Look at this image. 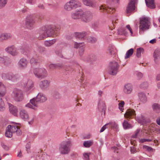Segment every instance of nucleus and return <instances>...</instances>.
I'll list each match as a JSON object with an SVG mask.
<instances>
[{
  "label": "nucleus",
  "instance_id": "obj_6",
  "mask_svg": "<svg viewBox=\"0 0 160 160\" xmlns=\"http://www.w3.org/2000/svg\"><path fill=\"white\" fill-rule=\"evenodd\" d=\"M12 96L14 100L17 102L22 101L23 98L22 91L17 89H14L12 94Z\"/></svg>",
  "mask_w": 160,
  "mask_h": 160
},
{
  "label": "nucleus",
  "instance_id": "obj_51",
  "mask_svg": "<svg viewBox=\"0 0 160 160\" xmlns=\"http://www.w3.org/2000/svg\"><path fill=\"white\" fill-rule=\"evenodd\" d=\"M124 104V102L123 101H121V102L118 104L119 108L121 111H122L123 110V107Z\"/></svg>",
  "mask_w": 160,
  "mask_h": 160
},
{
  "label": "nucleus",
  "instance_id": "obj_54",
  "mask_svg": "<svg viewBox=\"0 0 160 160\" xmlns=\"http://www.w3.org/2000/svg\"><path fill=\"white\" fill-rule=\"evenodd\" d=\"M148 86V83L147 82H143L140 85V87L144 89L147 88Z\"/></svg>",
  "mask_w": 160,
  "mask_h": 160
},
{
  "label": "nucleus",
  "instance_id": "obj_49",
  "mask_svg": "<svg viewBox=\"0 0 160 160\" xmlns=\"http://www.w3.org/2000/svg\"><path fill=\"white\" fill-rule=\"evenodd\" d=\"M56 68L61 69L64 68L66 70H68L67 69L65 68V66L62 63H58L56 64Z\"/></svg>",
  "mask_w": 160,
  "mask_h": 160
},
{
  "label": "nucleus",
  "instance_id": "obj_52",
  "mask_svg": "<svg viewBox=\"0 0 160 160\" xmlns=\"http://www.w3.org/2000/svg\"><path fill=\"white\" fill-rule=\"evenodd\" d=\"M115 125L114 122H109L106 124L107 128H110L114 127Z\"/></svg>",
  "mask_w": 160,
  "mask_h": 160
},
{
  "label": "nucleus",
  "instance_id": "obj_53",
  "mask_svg": "<svg viewBox=\"0 0 160 160\" xmlns=\"http://www.w3.org/2000/svg\"><path fill=\"white\" fill-rule=\"evenodd\" d=\"M30 63L32 65H34L38 63V61L34 58H32L30 61Z\"/></svg>",
  "mask_w": 160,
  "mask_h": 160
},
{
  "label": "nucleus",
  "instance_id": "obj_16",
  "mask_svg": "<svg viewBox=\"0 0 160 160\" xmlns=\"http://www.w3.org/2000/svg\"><path fill=\"white\" fill-rule=\"evenodd\" d=\"M50 81L44 80L41 81L39 83L40 88L42 90H45L48 88L50 85Z\"/></svg>",
  "mask_w": 160,
  "mask_h": 160
},
{
  "label": "nucleus",
  "instance_id": "obj_43",
  "mask_svg": "<svg viewBox=\"0 0 160 160\" xmlns=\"http://www.w3.org/2000/svg\"><path fill=\"white\" fill-rule=\"evenodd\" d=\"M123 127L125 129H129L132 127L131 125L126 120H124L123 123Z\"/></svg>",
  "mask_w": 160,
  "mask_h": 160
},
{
  "label": "nucleus",
  "instance_id": "obj_33",
  "mask_svg": "<svg viewBox=\"0 0 160 160\" xmlns=\"http://www.w3.org/2000/svg\"><path fill=\"white\" fill-rule=\"evenodd\" d=\"M147 6L151 9L154 8L155 5L154 4V0H145Z\"/></svg>",
  "mask_w": 160,
  "mask_h": 160
},
{
  "label": "nucleus",
  "instance_id": "obj_15",
  "mask_svg": "<svg viewBox=\"0 0 160 160\" xmlns=\"http://www.w3.org/2000/svg\"><path fill=\"white\" fill-rule=\"evenodd\" d=\"M28 60L24 58H21L18 62L19 67L21 69H24L26 68L28 65Z\"/></svg>",
  "mask_w": 160,
  "mask_h": 160
},
{
  "label": "nucleus",
  "instance_id": "obj_12",
  "mask_svg": "<svg viewBox=\"0 0 160 160\" xmlns=\"http://www.w3.org/2000/svg\"><path fill=\"white\" fill-rule=\"evenodd\" d=\"M92 18V13L89 11L83 12L81 17V20L85 22H89Z\"/></svg>",
  "mask_w": 160,
  "mask_h": 160
},
{
  "label": "nucleus",
  "instance_id": "obj_1",
  "mask_svg": "<svg viewBox=\"0 0 160 160\" xmlns=\"http://www.w3.org/2000/svg\"><path fill=\"white\" fill-rule=\"evenodd\" d=\"M21 125L20 123H15L14 125H8L6 130V136L8 138H11L13 133H16L18 136L20 135L22 133L20 129Z\"/></svg>",
  "mask_w": 160,
  "mask_h": 160
},
{
  "label": "nucleus",
  "instance_id": "obj_4",
  "mask_svg": "<svg viewBox=\"0 0 160 160\" xmlns=\"http://www.w3.org/2000/svg\"><path fill=\"white\" fill-rule=\"evenodd\" d=\"M33 73L36 78L40 79L45 78L47 75V70L43 68H35L33 69Z\"/></svg>",
  "mask_w": 160,
  "mask_h": 160
},
{
  "label": "nucleus",
  "instance_id": "obj_40",
  "mask_svg": "<svg viewBox=\"0 0 160 160\" xmlns=\"http://www.w3.org/2000/svg\"><path fill=\"white\" fill-rule=\"evenodd\" d=\"M20 78V76L18 74L14 75L12 74V78L11 81L13 82H15L18 80Z\"/></svg>",
  "mask_w": 160,
  "mask_h": 160
},
{
  "label": "nucleus",
  "instance_id": "obj_63",
  "mask_svg": "<svg viewBox=\"0 0 160 160\" xmlns=\"http://www.w3.org/2000/svg\"><path fill=\"white\" fill-rule=\"evenodd\" d=\"M126 27L130 31V33H131V35L132 36L133 34V32L130 26L129 25H128L126 26Z\"/></svg>",
  "mask_w": 160,
  "mask_h": 160
},
{
  "label": "nucleus",
  "instance_id": "obj_10",
  "mask_svg": "<svg viewBox=\"0 0 160 160\" xmlns=\"http://www.w3.org/2000/svg\"><path fill=\"white\" fill-rule=\"evenodd\" d=\"M140 30L144 31L149 28L150 22L147 18H143L140 20Z\"/></svg>",
  "mask_w": 160,
  "mask_h": 160
},
{
  "label": "nucleus",
  "instance_id": "obj_3",
  "mask_svg": "<svg viewBox=\"0 0 160 160\" xmlns=\"http://www.w3.org/2000/svg\"><path fill=\"white\" fill-rule=\"evenodd\" d=\"M80 6V3L77 0H71L67 2L64 6V9L68 11H71Z\"/></svg>",
  "mask_w": 160,
  "mask_h": 160
},
{
  "label": "nucleus",
  "instance_id": "obj_34",
  "mask_svg": "<svg viewBox=\"0 0 160 160\" xmlns=\"http://www.w3.org/2000/svg\"><path fill=\"white\" fill-rule=\"evenodd\" d=\"M12 74L11 72L3 73L1 74V76L2 79L11 81Z\"/></svg>",
  "mask_w": 160,
  "mask_h": 160
},
{
  "label": "nucleus",
  "instance_id": "obj_37",
  "mask_svg": "<svg viewBox=\"0 0 160 160\" xmlns=\"http://www.w3.org/2000/svg\"><path fill=\"white\" fill-rule=\"evenodd\" d=\"M108 50L111 55H114L116 53V48L114 46L112 45H109Z\"/></svg>",
  "mask_w": 160,
  "mask_h": 160
},
{
  "label": "nucleus",
  "instance_id": "obj_5",
  "mask_svg": "<svg viewBox=\"0 0 160 160\" xmlns=\"http://www.w3.org/2000/svg\"><path fill=\"white\" fill-rule=\"evenodd\" d=\"M119 67L118 62L116 61L110 62L108 68V73L112 75H116L118 72Z\"/></svg>",
  "mask_w": 160,
  "mask_h": 160
},
{
  "label": "nucleus",
  "instance_id": "obj_32",
  "mask_svg": "<svg viewBox=\"0 0 160 160\" xmlns=\"http://www.w3.org/2000/svg\"><path fill=\"white\" fill-rule=\"evenodd\" d=\"M145 117L144 115L141 114L136 117V119L139 123L143 125V122L145 120Z\"/></svg>",
  "mask_w": 160,
  "mask_h": 160
},
{
  "label": "nucleus",
  "instance_id": "obj_23",
  "mask_svg": "<svg viewBox=\"0 0 160 160\" xmlns=\"http://www.w3.org/2000/svg\"><path fill=\"white\" fill-rule=\"evenodd\" d=\"M87 33L85 32H75L73 34V36L76 38L82 39L84 38L87 35Z\"/></svg>",
  "mask_w": 160,
  "mask_h": 160
},
{
  "label": "nucleus",
  "instance_id": "obj_24",
  "mask_svg": "<svg viewBox=\"0 0 160 160\" xmlns=\"http://www.w3.org/2000/svg\"><path fill=\"white\" fill-rule=\"evenodd\" d=\"M98 109L100 112H105L106 109V107L104 101L102 100L99 101L98 105Z\"/></svg>",
  "mask_w": 160,
  "mask_h": 160
},
{
  "label": "nucleus",
  "instance_id": "obj_9",
  "mask_svg": "<svg viewBox=\"0 0 160 160\" xmlns=\"http://www.w3.org/2000/svg\"><path fill=\"white\" fill-rule=\"evenodd\" d=\"M35 21L33 17L31 16H28L25 20V26L27 28L31 30L33 28Z\"/></svg>",
  "mask_w": 160,
  "mask_h": 160
},
{
  "label": "nucleus",
  "instance_id": "obj_18",
  "mask_svg": "<svg viewBox=\"0 0 160 160\" xmlns=\"http://www.w3.org/2000/svg\"><path fill=\"white\" fill-rule=\"evenodd\" d=\"M11 61L8 57L5 56H0V63H2L4 65L8 66L11 64Z\"/></svg>",
  "mask_w": 160,
  "mask_h": 160
},
{
  "label": "nucleus",
  "instance_id": "obj_14",
  "mask_svg": "<svg viewBox=\"0 0 160 160\" xmlns=\"http://www.w3.org/2000/svg\"><path fill=\"white\" fill-rule=\"evenodd\" d=\"M50 31L47 29V28L44 27L42 28V30L39 32V38L41 39H43L49 36Z\"/></svg>",
  "mask_w": 160,
  "mask_h": 160
},
{
  "label": "nucleus",
  "instance_id": "obj_7",
  "mask_svg": "<svg viewBox=\"0 0 160 160\" xmlns=\"http://www.w3.org/2000/svg\"><path fill=\"white\" fill-rule=\"evenodd\" d=\"M22 86L26 91H28L33 88L34 82L32 80L30 79H25L23 80Z\"/></svg>",
  "mask_w": 160,
  "mask_h": 160
},
{
  "label": "nucleus",
  "instance_id": "obj_57",
  "mask_svg": "<svg viewBox=\"0 0 160 160\" xmlns=\"http://www.w3.org/2000/svg\"><path fill=\"white\" fill-rule=\"evenodd\" d=\"M34 120V117H32V118H29L28 121V123L29 125H32L33 124Z\"/></svg>",
  "mask_w": 160,
  "mask_h": 160
},
{
  "label": "nucleus",
  "instance_id": "obj_22",
  "mask_svg": "<svg viewBox=\"0 0 160 160\" xmlns=\"http://www.w3.org/2000/svg\"><path fill=\"white\" fill-rule=\"evenodd\" d=\"M12 37V35L9 33H2L0 35V42H2L4 40L10 39Z\"/></svg>",
  "mask_w": 160,
  "mask_h": 160
},
{
  "label": "nucleus",
  "instance_id": "obj_36",
  "mask_svg": "<svg viewBox=\"0 0 160 160\" xmlns=\"http://www.w3.org/2000/svg\"><path fill=\"white\" fill-rule=\"evenodd\" d=\"M93 142L92 140L84 141L83 142V145L86 148H88L92 145Z\"/></svg>",
  "mask_w": 160,
  "mask_h": 160
},
{
  "label": "nucleus",
  "instance_id": "obj_48",
  "mask_svg": "<svg viewBox=\"0 0 160 160\" xmlns=\"http://www.w3.org/2000/svg\"><path fill=\"white\" fill-rule=\"evenodd\" d=\"M87 41L91 43L95 42L96 41V39L95 38L92 37H89L87 39Z\"/></svg>",
  "mask_w": 160,
  "mask_h": 160
},
{
  "label": "nucleus",
  "instance_id": "obj_56",
  "mask_svg": "<svg viewBox=\"0 0 160 160\" xmlns=\"http://www.w3.org/2000/svg\"><path fill=\"white\" fill-rule=\"evenodd\" d=\"M1 146L5 150L8 151L9 150V147L4 143H1Z\"/></svg>",
  "mask_w": 160,
  "mask_h": 160
},
{
  "label": "nucleus",
  "instance_id": "obj_55",
  "mask_svg": "<svg viewBox=\"0 0 160 160\" xmlns=\"http://www.w3.org/2000/svg\"><path fill=\"white\" fill-rule=\"evenodd\" d=\"M90 153H84L83 154V159L84 160H89V156Z\"/></svg>",
  "mask_w": 160,
  "mask_h": 160
},
{
  "label": "nucleus",
  "instance_id": "obj_58",
  "mask_svg": "<svg viewBox=\"0 0 160 160\" xmlns=\"http://www.w3.org/2000/svg\"><path fill=\"white\" fill-rule=\"evenodd\" d=\"M36 2V0H27V3L30 5H33Z\"/></svg>",
  "mask_w": 160,
  "mask_h": 160
},
{
  "label": "nucleus",
  "instance_id": "obj_19",
  "mask_svg": "<svg viewBox=\"0 0 160 160\" xmlns=\"http://www.w3.org/2000/svg\"><path fill=\"white\" fill-rule=\"evenodd\" d=\"M84 45V43L83 42H79L77 43L75 42L74 47L75 48H79V54L80 55H82L84 51V48L83 47V46Z\"/></svg>",
  "mask_w": 160,
  "mask_h": 160
},
{
  "label": "nucleus",
  "instance_id": "obj_20",
  "mask_svg": "<svg viewBox=\"0 0 160 160\" xmlns=\"http://www.w3.org/2000/svg\"><path fill=\"white\" fill-rule=\"evenodd\" d=\"M20 117L25 121H28L29 120V117L27 112L24 109L20 111L19 112Z\"/></svg>",
  "mask_w": 160,
  "mask_h": 160
},
{
  "label": "nucleus",
  "instance_id": "obj_28",
  "mask_svg": "<svg viewBox=\"0 0 160 160\" xmlns=\"http://www.w3.org/2000/svg\"><path fill=\"white\" fill-rule=\"evenodd\" d=\"M83 2L84 5L92 7H95L96 4L94 0H83Z\"/></svg>",
  "mask_w": 160,
  "mask_h": 160
},
{
  "label": "nucleus",
  "instance_id": "obj_27",
  "mask_svg": "<svg viewBox=\"0 0 160 160\" xmlns=\"http://www.w3.org/2000/svg\"><path fill=\"white\" fill-rule=\"evenodd\" d=\"M99 10L102 12H106L107 13H110L112 12V13H113V8H109L108 6L107 7L104 5H102L99 7Z\"/></svg>",
  "mask_w": 160,
  "mask_h": 160
},
{
  "label": "nucleus",
  "instance_id": "obj_46",
  "mask_svg": "<svg viewBox=\"0 0 160 160\" xmlns=\"http://www.w3.org/2000/svg\"><path fill=\"white\" fill-rule=\"evenodd\" d=\"M5 109L4 103L2 99L0 98V111H2Z\"/></svg>",
  "mask_w": 160,
  "mask_h": 160
},
{
  "label": "nucleus",
  "instance_id": "obj_31",
  "mask_svg": "<svg viewBox=\"0 0 160 160\" xmlns=\"http://www.w3.org/2000/svg\"><path fill=\"white\" fill-rule=\"evenodd\" d=\"M9 110L11 113L15 116H17L18 111L16 107L11 104L9 106Z\"/></svg>",
  "mask_w": 160,
  "mask_h": 160
},
{
  "label": "nucleus",
  "instance_id": "obj_61",
  "mask_svg": "<svg viewBox=\"0 0 160 160\" xmlns=\"http://www.w3.org/2000/svg\"><path fill=\"white\" fill-rule=\"evenodd\" d=\"M26 150L28 153H29L30 152V145L29 143L27 144L26 146Z\"/></svg>",
  "mask_w": 160,
  "mask_h": 160
},
{
  "label": "nucleus",
  "instance_id": "obj_50",
  "mask_svg": "<svg viewBox=\"0 0 160 160\" xmlns=\"http://www.w3.org/2000/svg\"><path fill=\"white\" fill-rule=\"evenodd\" d=\"M152 108L153 110H160V105L157 103L153 104L152 106Z\"/></svg>",
  "mask_w": 160,
  "mask_h": 160
},
{
  "label": "nucleus",
  "instance_id": "obj_41",
  "mask_svg": "<svg viewBox=\"0 0 160 160\" xmlns=\"http://www.w3.org/2000/svg\"><path fill=\"white\" fill-rule=\"evenodd\" d=\"M134 50L133 48H131L128 50L126 54L125 57V59H127L131 56L133 53Z\"/></svg>",
  "mask_w": 160,
  "mask_h": 160
},
{
  "label": "nucleus",
  "instance_id": "obj_47",
  "mask_svg": "<svg viewBox=\"0 0 160 160\" xmlns=\"http://www.w3.org/2000/svg\"><path fill=\"white\" fill-rule=\"evenodd\" d=\"M7 0H0V8L4 7L7 3Z\"/></svg>",
  "mask_w": 160,
  "mask_h": 160
},
{
  "label": "nucleus",
  "instance_id": "obj_59",
  "mask_svg": "<svg viewBox=\"0 0 160 160\" xmlns=\"http://www.w3.org/2000/svg\"><path fill=\"white\" fill-rule=\"evenodd\" d=\"M49 68L51 69L56 68V64H50L48 66Z\"/></svg>",
  "mask_w": 160,
  "mask_h": 160
},
{
  "label": "nucleus",
  "instance_id": "obj_42",
  "mask_svg": "<svg viewBox=\"0 0 160 160\" xmlns=\"http://www.w3.org/2000/svg\"><path fill=\"white\" fill-rule=\"evenodd\" d=\"M144 51V49L142 48H137V57L138 58L140 57L141 55V54L143 53Z\"/></svg>",
  "mask_w": 160,
  "mask_h": 160
},
{
  "label": "nucleus",
  "instance_id": "obj_25",
  "mask_svg": "<svg viewBox=\"0 0 160 160\" xmlns=\"http://www.w3.org/2000/svg\"><path fill=\"white\" fill-rule=\"evenodd\" d=\"M136 114L135 111L133 110L128 109L124 114V117L127 118H131Z\"/></svg>",
  "mask_w": 160,
  "mask_h": 160
},
{
  "label": "nucleus",
  "instance_id": "obj_26",
  "mask_svg": "<svg viewBox=\"0 0 160 160\" xmlns=\"http://www.w3.org/2000/svg\"><path fill=\"white\" fill-rule=\"evenodd\" d=\"M153 57L154 62L157 63L160 59V50L157 49L155 50L153 53Z\"/></svg>",
  "mask_w": 160,
  "mask_h": 160
},
{
  "label": "nucleus",
  "instance_id": "obj_30",
  "mask_svg": "<svg viewBox=\"0 0 160 160\" xmlns=\"http://www.w3.org/2000/svg\"><path fill=\"white\" fill-rule=\"evenodd\" d=\"M36 97L39 103L44 102L47 99L45 96L42 93H39Z\"/></svg>",
  "mask_w": 160,
  "mask_h": 160
},
{
  "label": "nucleus",
  "instance_id": "obj_64",
  "mask_svg": "<svg viewBox=\"0 0 160 160\" xmlns=\"http://www.w3.org/2000/svg\"><path fill=\"white\" fill-rule=\"evenodd\" d=\"M98 22H94L92 23V26L95 29L98 27Z\"/></svg>",
  "mask_w": 160,
  "mask_h": 160
},
{
  "label": "nucleus",
  "instance_id": "obj_8",
  "mask_svg": "<svg viewBox=\"0 0 160 160\" xmlns=\"http://www.w3.org/2000/svg\"><path fill=\"white\" fill-rule=\"evenodd\" d=\"M30 103L26 104L25 107L26 108L32 109L34 110H37L38 107V104L39 102L38 101L37 98H34L30 101Z\"/></svg>",
  "mask_w": 160,
  "mask_h": 160
},
{
  "label": "nucleus",
  "instance_id": "obj_35",
  "mask_svg": "<svg viewBox=\"0 0 160 160\" xmlns=\"http://www.w3.org/2000/svg\"><path fill=\"white\" fill-rule=\"evenodd\" d=\"M6 93V88L5 86L1 82H0V97L4 96Z\"/></svg>",
  "mask_w": 160,
  "mask_h": 160
},
{
  "label": "nucleus",
  "instance_id": "obj_38",
  "mask_svg": "<svg viewBox=\"0 0 160 160\" xmlns=\"http://www.w3.org/2000/svg\"><path fill=\"white\" fill-rule=\"evenodd\" d=\"M118 33L119 35H124L126 36L127 34L126 29L123 28H121L118 29Z\"/></svg>",
  "mask_w": 160,
  "mask_h": 160
},
{
  "label": "nucleus",
  "instance_id": "obj_44",
  "mask_svg": "<svg viewBox=\"0 0 160 160\" xmlns=\"http://www.w3.org/2000/svg\"><path fill=\"white\" fill-rule=\"evenodd\" d=\"M143 148L149 152H153L155 151L154 149L152 148L151 147L146 145H144L143 146Z\"/></svg>",
  "mask_w": 160,
  "mask_h": 160
},
{
  "label": "nucleus",
  "instance_id": "obj_2",
  "mask_svg": "<svg viewBox=\"0 0 160 160\" xmlns=\"http://www.w3.org/2000/svg\"><path fill=\"white\" fill-rule=\"evenodd\" d=\"M71 145L72 142L70 140L62 141L59 145L58 150L60 153L62 155L69 154L70 151V147Z\"/></svg>",
  "mask_w": 160,
  "mask_h": 160
},
{
  "label": "nucleus",
  "instance_id": "obj_13",
  "mask_svg": "<svg viewBox=\"0 0 160 160\" xmlns=\"http://www.w3.org/2000/svg\"><path fill=\"white\" fill-rule=\"evenodd\" d=\"M137 2L138 0H129L127 8L126 11L127 13H130L135 9V4Z\"/></svg>",
  "mask_w": 160,
  "mask_h": 160
},
{
  "label": "nucleus",
  "instance_id": "obj_11",
  "mask_svg": "<svg viewBox=\"0 0 160 160\" xmlns=\"http://www.w3.org/2000/svg\"><path fill=\"white\" fill-rule=\"evenodd\" d=\"M5 51L13 56H17L18 53L17 48L14 45L8 46L5 49Z\"/></svg>",
  "mask_w": 160,
  "mask_h": 160
},
{
  "label": "nucleus",
  "instance_id": "obj_60",
  "mask_svg": "<svg viewBox=\"0 0 160 160\" xmlns=\"http://www.w3.org/2000/svg\"><path fill=\"white\" fill-rule=\"evenodd\" d=\"M151 122V120L150 119L148 118L145 117V120L143 122V124Z\"/></svg>",
  "mask_w": 160,
  "mask_h": 160
},
{
  "label": "nucleus",
  "instance_id": "obj_45",
  "mask_svg": "<svg viewBox=\"0 0 160 160\" xmlns=\"http://www.w3.org/2000/svg\"><path fill=\"white\" fill-rule=\"evenodd\" d=\"M97 60V57L95 55H92L90 56L89 57L88 59V61L91 62H92L95 61Z\"/></svg>",
  "mask_w": 160,
  "mask_h": 160
},
{
  "label": "nucleus",
  "instance_id": "obj_62",
  "mask_svg": "<svg viewBox=\"0 0 160 160\" xmlns=\"http://www.w3.org/2000/svg\"><path fill=\"white\" fill-rule=\"evenodd\" d=\"M130 151L132 153H134L137 152L136 148L133 146L131 147Z\"/></svg>",
  "mask_w": 160,
  "mask_h": 160
},
{
  "label": "nucleus",
  "instance_id": "obj_17",
  "mask_svg": "<svg viewBox=\"0 0 160 160\" xmlns=\"http://www.w3.org/2000/svg\"><path fill=\"white\" fill-rule=\"evenodd\" d=\"M83 11L81 9L76 11L71 14V17L74 19H81L83 14Z\"/></svg>",
  "mask_w": 160,
  "mask_h": 160
},
{
  "label": "nucleus",
  "instance_id": "obj_39",
  "mask_svg": "<svg viewBox=\"0 0 160 160\" xmlns=\"http://www.w3.org/2000/svg\"><path fill=\"white\" fill-rule=\"evenodd\" d=\"M55 39L46 41L44 42L45 45L46 47H49L53 44L56 42Z\"/></svg>",
  "mask_w": 160,
  "mask_h": 160
},
{
  "label": "nucleus",
  "instance_id": "obj_29",
  "mask_svg": "<svg viewBox=\"0 0 160 160\" xmlns=\"http://www.w3.org/2000/svg\"><path fill=\"white\" fill-rule=\"evenodd\" d=\"M138 98L142 103H145L147 101V98L146 94L143 92H140L138 94Z\"/></svg>",
  "mask_w": 160,
  "mask_h": 160
},
{
  "label": "nucleus",
  "instance_id": "obj_21",
  "mask_svg": "<svg viewBox=\"0 0 160 160\" xmlns=\"http://www.w3.org/2000/svg\"><path fill=\"white\" fill-rule=\"evenodd\" d=\"M132 90V86L130 83H128L124 85L123 88L124 92L127 94H130Z\"/></svg>",
  "mask_w": 160,
  "mask_h": 160
}]
</instances>
